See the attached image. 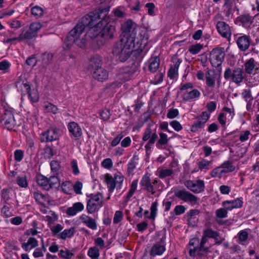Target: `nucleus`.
<instances>
[{
    "instance_id": "57",
    "label": "nucleus",
    "mask_w": 259,
    "mask_h": 259,
    "mask_svg": "<svg viewBox=\"0 0 259 259\" xmlns=\"http://www.w3.org/2000/svg\"><path fill=\"white\" fill-rule=\"evenodd\" d=\"M50 166L52 171L56 175H58L60 169V165L59 162L56 160H52L50 163Z\"/></svg>"
},
{
    "instance_id": "36",
    "label": "nucleus",
    "mask_w": 259,
    "mask_h": 259,
    "mask_svg": "<svg viewBox=\"0 0 259 259\" xmlns=\"http://www.w3.org/2000/svg\"><path fill=\"white\" fill-rule=\"evenodd\" d=\"M198 169L201 171H206L212 167V161H208L205 159H202L197 163Z\"/></svg>"
},
{
    "instance_id": "54",
    "label": "nucleus",
    "mask_w": 259,
    "mask_h": 259,
    "mask_svg": "<svg viewBox=\"0 0 259 259\" xmlns=\"http://www.w3.org/2000/svg\"><path fill=\"white\" fill-rule=\"evenodd\" d=\"M237 235L239 240V243L244 244L243 242H245L247 239L248 237V233L245 230H242L238 233Z\"/></svg>"
},
{
    "instance_id": "50",
    "label": "nucleus",
    "mask_w": 259,
    "mask_h": 259,
    "mask_svg": "<svg viewBox=\"0 0 259 259\" xmlns=\"http://www.w3.org/2000/svg\"><path fill=\"white\" fill-rule=\"evenodd\" d=\"M112 12L115 16L117 18H122L126 17V13L124 12L123 7H119L116 8L112 11Z\"/></svg>"
},
{
    "instance_id": "22",
    "label": "nucleus",
    "mask_w": 259,
    "mask_h": 259,
    "mask_svg": "<svg viewBox=\"0 0 259 259\" xmlns=\"http://www.w3.org/2000/svg\"><path fill=\"white\" fill-rule=\"evenodd\" d=\"M171 61L174 64L170 65V68L167 72V76L170 79L177 80V76L178 72V59L177 55H174L171 58Z\"/></svg>"
},
{
    "instance_id": "58",
    "label": "nucleus",
    "mask_w": 259,
    "mask_h": 259,
    "mask_svg": "<svg viewBox=\"0 0 259 259\" xmlns=\"http://www.w3.org/2000/svg\"><path fill=\"white\" fill-rule=\"evenodd\" d=\"M177 201L172 199H169L167 200H164L163 202V205L165 207L164 210L167 211L169 210L170 206L172 205L177 204Z\"/></svg>"
},
{
    "instance_id": "45",
    "label": "nucleus",
    "mask_w": 259,
    "mask_h": 259,
    "mask_svg": "<svg viewBox=\"0 0 259 259\" xmlns=\"http://www.w3.org/2000/svg\"><path fill=\"white\" fill-rule=\"evenodd\" d=\"M252 135L249 131H243L239 135V141L241 143L246 142L250 139V137H252Z\"/></svg>"
},
{
    "instance_id": "29",
    "label": "nucleus",
    "mask_w": 259,
    "mask_h": 259,
    "mask_svg": "<svg viewBox=\"0 0 259 259\" xmlns=\"http://www.w3.org/2000/svg\"><path fill=\"white\" fill-rule=\"evenodd\" d=\"M148 69L151 72H156L158 69L160 65V58L157 56H152L149 59Z\"/></svg>"
},
{
    "instance_id": "5",
    "label": "nucleus",
    "mask_w": 259,
    "mask_h": 259,
    "mask_svg": "<svg viewBox=\"0 0 259 259\" xmlns=\"http://www.w3.org/2000/svg\"><path fill=\"white\" fill-rule=\"evenodd\" d=\"M15 85L19 91H25L28 94L31 103H36L38 101L39 96L37 91L34 89L31 90L30 84L24 76H21L17 79Z\"/></svg>"
},
{
    "instance_id": "20",
    "label": "nucleus",
    "mask_w": 259,
    "mask_h": 259,
    "mask_svg": "<svg viewBox=\"0 0 259 259\" xmlns=\"http://www.w3.org/2000/svg\"><path fill=\"white\" fill-rule=\"evenodd\" d=\"M137 71V67L135 65L126 66L123 68L119 74V78L124 81L128 80L131 78Z\"/></svg>"
},
{
    "instance_id": "51",
    "label": "nucleus",
    "mask_w": 259,
    "mask_h": 259,
    "mask_svg": "<svg viewBox=\"0 0 259 259\" xmlns=\"http://www.w3.org/2000/svg\"><path fill=\"white\" fill-rule=\"evenodd\" d=\"M63 229V227L59 224L55 226H52L50 227L53 236L58 237V235L60 234L61 231Z\"/></svg>"
},
{
    "instance_id": "39",
    "label": "nucleus",
    "mask_w": 259,
    "mask_h": 259,
    "mask_svg": "<svg viewBox=\"0 0 259 259\" xmlns=\"http://www.w3.org/2000/svg\"><path fill=\"white\" fill-rule=\"evenodd\" d=\"M221 166L225 173L232 172L235 169V166L233 164L232 162L229 161L224 162L221 164Z\"/></svg>"
},
{
    "instance_id": "28",
    "label": "nucleus",
    "mask_w": 259,
    "mask_h": 259,
    "mask_svg": "<svg viewBox=\"0 0 259 259\" xmlns=\"http://www.w3.org/2000/svg\"><path fill=\"white\" fill-rule=\"evenodd\" d=\"M244 66L246 73L249 74L254 73L255 71L258 69V64L253 58L247 60Z\"/></svg>"
},
{
    "instance_id": "60",
    "label": "nucleus",
    "mask_w": 259,
    "mask_h": 259,
    "mask_svg": "<svg viewBox=\"0 0 259 259\" xmlns=\"http://www.w3.org/2000/svg\"><path fill=\"white\" fill-rule=\"evenodd\" d=\"M173 173L170 169H161L159 170V177L160 178H164L170 176Z\"/></svg>"
},
{
    "instance_id": "48",
    "label": "nucleus",
    "mask_w": 259,
    "mask_h": 259,
    "mask_svg": "<svg viewBox=\"0 0 259 259\" xmlns=\"http://www.w3.org/2000/svg\"><path fill=\"white\" fill-rule=\"evenodd\" d=\"M88 255L92 259H98L100 255L99 250L96 246L91 247L88 250Z\"/></svg>"
},
{
    "instance_id": "61",
    "label": "nucleus",
    "mask_w": 259,
    "mask_h": 259,
    "mask_svg": "<svg viewBox=\"0 0 259 259\" xmlns=\"http://www.w3.org/2000/svg\"><path fill=\"white\" fill-rule=\"evenodd\" d=\"M59 255L65 259H70L73 255V253L67 249L61 250L59 253Z\"/></svg>"
},
{
    "instance_id": "30",
    "label": "nucleus",
    "mask_w": 259,
    "mask_h": 259,
    "mask_svg": "<svg viewBox=\"0 0 259 259\" xmlns=\"http://www.w3.org/2000/svg\"><path fill=\"white\" fill-rule=\"evenodd\" d=\"M84 209L83 204L80 202L74 203L72 206L69 207L66 210V213L69 216H73L77 212L81 211Z\"/></svg>"
},
{
    "instance_id": "55",
    "label": "nucleus",
    "mask_w": 259,
    "mask_h": 259,
    "mask_svg": "<svg viewBox=\"0 0 259 259\" xmlns=\"http://www.w3.org/2000/svg\"><path fill=\"white\" fill-rule=\"evenodd\" d=\"M223 169L221 166H218L215 168H214L210 172V175L212 178H216L217 177H220L225 172H223Z\"/></svg>"
},
{
    "instance_id": "4",
    "label": "nucleus",
    "mask_w": 259,
    "mask_h": 259,
    "mask_svg": "<svg viewBox=\"0 0 259 259\" xmlns=\"http://www.w3.org/2000/svg\"><path fill=\"white\" fill-rule=\"evenodd\" d=\"M98 13L97 12L92 13V12H91L81 18V20L69 32L66 36L63 45L64 49H69L80 37L86 27H89L90 29L92 28L94 19L98 17Z\"/></svg>"
},
{
    "instance_id": "42",
    "label": "nucleus",
    "mask_w": 259,
    "mask_h": 259,
    "mask_svg": "<svg viewBox=\"0 0 259 259\" xmlns=\"http://www.w3.org/2000/svg\"><path fill=\"white\" fill-rule=\"evenodd\" d=\"M37 183L39 185L42 186L45 189L49 190V179L47 177L42 175L39 176L37 178Z\"/></svg>"
},
{
    "instance_id": "53",
    "label": "nucleus",
    "mask_w": 259,
    "mask_h": 259,
    "mask_svg": "<svg viewBox=\"0 0 259 259\" xmlns=\"http://www.w3.org/2000/svg\"><path fill=\"white\" fill-rule=\"evenodd\" d=\"M157 206H158V202L157 201H155L152 203L151 207H150L151 212H150V214L149 215L150 219H152V220L155 219L156 214H157Z\"/></svg>"
},
{
    "instance_id": "21",
    "label": "nucleus",
    "mask_w": 259,
    "mask_h": 259,
    "mask_svg": "<svg viewBox=\"0 0 259 259\" xmlns=\"http://www.w3.org/2000/svg\"><path fill=\"white\" fill-rule=\"evenodd\" d=\"M217 29L219 33L224 37L229 38L231 31L228 24L223 21H219L217 24Z\"/></svg>"
},
{
    "instance_id": "40",
    "label": "nucleus",
    "mask_w": 259,
    "mask_h": 259,
    "mask_svg": "<svg viewBox=\"0 0 259 259\" xmlns=\"http://www.w3.org/2000/svg\"><path fill=\"white\" fill-rule=\"evenodd\" d=\"M33 198L40 204L45 203L48 199L45 195L39 192H34L33 193Z\"/></svg>"
},
{
    "instance_id": "15",
    "label": "nucleus",
    "mask_w": 259,
    "mask_h": 259,
    "mask_svg": "<svg viewBox=\"0 0 259 259\" xmlns=\"http://www.w3.org/2000/svg\"><path fill=\"white\" fill-rule=\"evenodd\" d=\"M235 39L238 48L242 51L247 50L250 44V38L249 36L243 34H237L235 35Z\"/></svg>"
},
{
    "instance_id": "43",
    "label": "nucleus",
    "mask_w": 259,
    "mask_h": 259,
    "mask_svg": "<svg viewBox=\"0 0 259 259\" xmlns=\"http://www.w3.org/2000/svg\"><path fill=\"white\" fill-rule=\"evenodd\" d=\"M36 36L37 35L34 34V32L31 31L29 29L24 33L20 34L18 36V38L20 39V40H22L23 39H31L36 37Z\"/></svg>"
},
{
    "instance_id": "24",
    "label": "nucleus",
    "mask_w": 259,
    "mask_h": 259,
    "mask_svg": "<svg viewBox=\"0 0 259 259\" xmlns=\"http://www.w3.org/2000/svg\"><path fill=\"white\" fill-rule=\"evenodd\" d=\"M92 73L94 78L100 82L107 80L109 76L108 71L103 67L99 68Z\"/></svg>"
},
{
    "instance_id": "3",
    "label": "nucleus",
    "mask_w": 259,
    "mask_h": 259,
    "mask_svg": "<svg viewBox=\"0 0 259 259\" xmlns=\"http://www.w3.org/2000/svg\"><path fill=\"white\" fill-rule=\"evenodd\" d=\"M148 50V48L140 45L137 46L134 42L131 44L127 40L121 37L114 45L112 53L120 61L124 62L130 57L132 52L135 53L136 55H141L143 52L146 53Z\"/></svg>"
},
{
    "instance_id": "6",
    "label": "nucleus",
    "mask_w": 259,
    "mask_h": 259,
    "mask_svg": "<svg viewBox=\"0 0 259 259\" xmlns=\"http://www.w3.org/2000/svg\"><path fill=\"white\" fill-rule=\"evenodd\" d=\"M87 210L89 214L97 212L103 206V196L100 192L91 194L87 196Z\"/></svg>"
},
{
    "instance_id": "31",
    "label": "nucleus",
    "mask_w": 259,
    "mask_h": 259,
    "mask_svg": "<svg viewBox=\"0 0 259 259\" xmlns=\"http://www.w3.org/2000/svg\"><path fill=\"white\" fill-rule=\"evenodd\" d=\"M200 95L201 94L198 90L192 89L189 91H186V92H184L182 97L184 100L188 101L198 99Z\"/></svg>"
},
{
    "instance_id": "52",
    "label": "nucleus",
    "mask_w": 259,
    "mask_h": 259,
    "mask_svg": "<svg viewBox=\"0 0 259 259\" xmlns=\"http://www.w3.org/2000/svg\"><path fill=\"white\" fill-rule=\"evenodd\" d=\"M204 235L206 237L211 238H214L215 240H218L219 237V233L211 229H207L205 231Z\"/></svg>"
},
{
    "instance_id": "10",
    "label": "nucleus",
    "mask_w": 259,
    "mask_h": 259,
    "mask_svg": "<svg viewBox=\"0 0 259 259\" xmlns=\"http://www.w3.org/2000/svg\"><path fill=\"white\" fill-rule=\"evenodd\" d=\"M0 125L3 128L8 130H12L15 127L16 122L12 111L5 110L0 120Z\"/></svg>"
},
{
    "instance_id": "34",
    "label": "nucleus",
    "mask_w": 259,
    "mask_h": 259,
    "mask_svg": "<svg viewBox=\"0 0 259 259\" xmlns=\"http://www.w3.org/2000/svg\"><path fill=\"white\" fill-rule=\"evenodd\" d=\"M38 245V241L34 237H30L27 242L22 243V248L26 251L36 247Z\"/></svg>"
},
{
    "instance_id": "41",
    "label": "nucleus",
    "mask_w": 259,
    "mask_h": 259,
    "mask_svg": "<svg viewBox=\"0 0 259 259\" xmlns=\"http://www.w3.org/2000/svg\"><path fill=\"white\" fill-rule=\"evenodd\" d=\"M49 190L51 188H57L60 186V181L56 176H51L49 179Z\"/></svg>"
},
{
    "instance_id": "13",
    "label": "nucleus",
    "mask_w": 259,
    "mask_h": 259,
    "mask_svg": "<svg viewBox=\"0 0 259 259\" xmlns=\"http://www.w3.org/2000/svg\"><path fill=\"white\" fill-rule=\"evenodd\" d=\"M157 139L158 135L156 132L153 133L152 132V130L150 126L145 128L142 137V141L146 142L149 140L148 143L145 146V148L146 150H150Z\"/></svg>"
},
{
    "instance_id": "47",
    "label": "nucleus",
    "mask_w": 259,
    "mask_h": 259,
    "mask_svg": "<svg viewBox=\"0 0 259 259\" xmlns=\"http://www.w3.org/2000/svg\"><path fill=\"white\" fill-rule=\"evenodd\" d=\"M203 45L200 44L192 45L189 47V51L192 55H196L199 53L203 49Z\"/></svg>"
},
{
    "instance_id": "12",
    "label": "nucleus",
    "mask_w": 259,
    "mask_h": 259,
    "mask_svg": "<svg viewBox=\"0 0 259 259\" xmlns=\"http://www.w3.org/2000/svg\"><path fill=\"white\" fill-rule=\"evenodd\" d=\"M210 117V114L206 111L202 112L190 127L193 133H199L204 128L205 123Z\"/></svg>"
},
{
    "instance_id": "33",
    "label": "nucleus",
    "mask_w": 259,
    "mask_h": 259,
    "mask_svg": "<svg viewBox=\"0 0 259 259\" xmlns=\"http://www.w3.org/2000/svg\"><path fill=\"white\" fill-rule=\"evenodd\" d=\"M54 55L51 52H45L41 55L40 61L42 67L46 68L52 62Z\"/></svg>"
},
{
    "instance_id": "59",
    "label": "nucleus",
    "mask_w": 259,
    "mask_h": 259,
    "mask_svg": "<svg viewBox=\"0 0 259 259\" xmlns=\"http://www.w3.org/2000/svg\"><path fill=\"white\" fill-rule=\"evenodd\" d=\"M206 83L208 87H212L215 84L214 77L210 76L209 71L206 74Z\"/></svg>"
},
{
    "instance_id": "27",
    "label": "nucleus",
    "mask_w": 259,
    "mask_h": 259,
    "mask_svg": "<svg viewBox=\"0 0 259 259\" xmlns=\"http://www.w3.org/2000/svg\"><path fill=\"white\" fill-rule=\"evenodd\" d=\"M228 210L225 208H220L216 210L215 212V222L220 225H224L226 223V221L223 220V219L228 217Z\"/></svg>"
},
{
    "instance_id": "11",
    "label": "nucleus",
    "mask_w": 259,
    "mask_h": 259,
    "mask_svg": "<svg viewBox=\"0 0 259 259\" xmlns=\"http://www.w3.org/2000/svg\"><path fill=\"white\" fill-rule=\"evenodd\" d=\"M225 56L224 48L218 47L214 48L210 53L209 61L214 67H218L223 62Z\"/></svg>"
},
{
    "instance_id": "14",
    "label": "nucleus",
    "mask_w": 259,
    "mask_h": 259,
    "mask_svg": "<svg viewBox=\"0 0 259 259\" xmlns=\"http://www.w3.org/2000/svg\"><path fill=\"white\" fill-rule=\"evenodd\" d=\"M184 185L191 191L194 193L203 192L205 189L204 181L202 180H187L184 182Z\"/></svg>"
},
{
    "instance_id": "26",
    "label": "nucleus",
    "mask_w": 259,
    "mask_h": 259,
    "mask_svg": "<svg viewBox=\"0 0 259 259\" xmlns=\"http://www.w3.org/2000/svg\"><path fill=\"white\" fill-rule=\"evenodd\" d=\"M140 185L143 187V189L146 190L147 192L151 193L152 194L155 193V191L153 186L149 177L147 175H145L143 176L140 182Z\"/></svg>"
},
{
    "instance_id": "32",
    "label": "nucleus",
    "mask_w": 259,
    "mask_h": 259,
    "mask_svg": "<svg viewBox=\"0 0 259 259\" xmlns=\"http://www.w3.org/2000/svg\"><path fill=\"white\" fill-rule=\"evenodd\" d=\"M243 27L245 28L250 27L253 22V18L249 14H243L237 18Z\"/></svg>"
},
{
    "instance_id": "38",
    "label": "nucleus",
    "mask_w": 259,
    "mask_h": 259,
    "mask_svg": "<svg viewBox=\"0 0 259 259\" xmlns=\"http://www.w3.org/2000/svg\"><path fill=\"white\" fill-rule=\"evenodd\" d=\"M31 13L36 19H38L43 16L44 11L41 7L35 6L31 8Z\"/></svg>"
},
{
    "instance_id": "2",
    "label": "nucleus",
    "mask_w": 259,
    "mask_h": 259,
    "mask_svg": "<svg viewBox=\"0 0 259 259\" xmlns=\"http://www.w3.org/2000/svg\"><path fill=\"white\" fill-rule=\"evenodd\" d=\"M123 36L121 37L131 42L146 48L149 39L148 32L145 29L139 30L137 24L131 20H128L121 25Z\"/></svg>"
},
{
    "instance_id": "44",
    "label": "nucleus",
    "mask_w": 259,
    "mask_h": 259,
    "mask_svg": "<svg viewBox=\"0 0 259 259\" xmlns=\"http://www.w3.org/2000/svg\"><path fill=\"white\" fill-rule=\"evenodd\" d=\"M138 186V180H134L131 185L130 189L126 196V200L128 201L135 192Z\"/></svg>"
},
{
    "instance_id": "63",
    "label": "nucleus",
    "mask_w": 259,
    "mask_h": 259,
    "mask_svg": "<svg viewBox=\"0 0 259 259\" xmlns=\"http://www.w3.org/2000/svg\"><path fill=\"white\" fill-rule=\"evenodd\" d=\"M123 219V213L121 211H116L114 214L113 218V223L114 224H118Z\"/></svg>"
},
{
    "instance_id": "37",
    "label": "nucleus",
    "mask_w": 259,
    "mask_h": 259,
    "mask_svg": "<svg viewBox=\"0 0 259 259\" xmlns=\"http://www.w3.org/2000/svg\"><path fill=\"white\" fill-rule=\"evenodd\" d=\"M159 139L157 141L156 146L158 149H163L165 145H166L168 142V139L167 136L163 133H159Z\"/></svg>"
},
{
    "instance_id": "46",
    "label": "nucleus",
    "mask_w": 259,
    "mask_h": 259,
    "mask_svg": "<svg viewBox=\"0 0 259 259\" xmlns=\"http://www.w3.org/2000/svg\"><path fill=\"white\" fill-rule=\"evenodd\" d=\"M44 108L46 112L52 113L53 114H56L58 111V107L50 102L45 103Z\"/></svg>"
},
{
    "instance_id": "18",
    "label": "nucleus",
    "mask_w": 259,
    "mask_h": 259,
    "mask_svg": "<svg viewBox=\"0 0 259 259\" xmlns=\"http://www.w3.org/2000/svg\"><path fill=\"white\" fill-rule=\"evenodd\" d=\"M160 243L157 242L151 248L150 251V255L151 256H155L156 255H161L165 250V237L163 236L161 238Z\"/></svg>"
},
{
    "instance_id": "56",
    "label": "nucleus",
    "mask_w": 259,
    "mask_h": 259,
    "mask_svg": "<svg viewBox=\"0 0 259 259\" xmlns=\"http://www.w3.org/2000/svg\"><path fill=\"white\" fill-rule=\"evenodd\" d=\"M42 25L39 22H33L30 24L29 29L37 35V31L41 28Z\"/></svg>"
},
{
    "instance_id": "9",
    "label": "nucleus",
    "mask_w": 259,
    "mask_h": 259,
    "mask_svg": "<svg viewBox=\"0 0 259 259\" xmlns=\"http://www.w3.org/2000/svg\"><path fill=\"white\" fill-rule=\"evenodd\" d=\"M59 129L53 126L39 134V139L41 143L51 142L58 140L60 136Z\"/></svg>"
},
{
    "instance_id": "7",
    "label": "nucleus",
    "mask_w": 259,
    "mask_h": 259,
    "mask_svg": "<svg viewBox=\"0 0 259 259\" xmlns=\"http://www.w3.org/2000/svg\"><path fill=\"white\" fill-rule=\"evenodd\" d=\"M244 71L241 68L236 67L233 70L227 68L225 71L224 77L227 80H231L232 82L240 84L244 79Z\"/></svg>"
},
{
    "instance_id": "19",
    "label": "nucleus",
    "mask_w": 259,
    "mask_h": 259,
    "mask_svg": "<svg viewBox=\"0 0 259 259\" xmlns=\"http://www.w3.org/2000/svg\"><path fill=\"white\" fill-rule=\"evenodd\" d=\"M243 201L242 197L237 198L234 200H226L222 202V206L228 210L234 208H241L243 205Z\"/></svg>"
},
{
    "instance_id": "49",
    "label": "nucleus",
    "mask_w": 259,
    "mask_h": 259,
    "mask_svg": "<svg viewBox=\"0 0 259 259\" xmlns=\"http://www.w3.org/2000/svg\"><path fill=\"white\" fill-rule=\"evenodd\" d=\"M16 181L17 184L20 187L26 188L28 187V184L26 176H18Z\"/></svg>"
},
{
    "instance_id": "16",
    "label": "nucleus",
    "mask_w": 259,
    "mask_h": 259,
    "mask_svg": "<svg viewBox=\"0 0 259 259\" xmlns=\"http://www.w3.org/2000/svg\"><path fill=\"white\" fill-rule=\"evenodd\" d=\"M67 128L71 138H74L75 140L80 139L82 135V131L79 124L74 121H72L68 123Z\"/></svg>"
},
{
    "instance_id": "62",
    "label": "nucleus",
    "mask_w": 259,
    "mask_h": 259,
    "mask_svg": "<svg viewBox=\"0 0 259 259\" xmlns=\"http://www.w3.org/2000/svg\"><path fill=\"white\" fill-rule=\"evenodd\" d=\"M242 96L246 102H249L253 100L250 90H244L242 93Z\"/></svg>"
},
{
    "instance_id": "23",
    "label": "nucleus",
    "mask_w": 259,
    "mask_h": 259,
    "mask_svg": "<svg viewBox=\"0 0 259 259\" xmlns=\"http://www.w3.org/2000/svg\"><path fill=\"white\" fill-rule=\"evenodd\" d=\"M102 65L101 58L98 55H94L90 59L88 69L92 73L99 68H102Z\"/></svg>"
},
{
    "instance_id": "25",
    "label": "nucleus",
    "mask_w": 259,
    "mask_h": 259,
    "mask_svg": "<svg viewBox=\"0 0 259 259\" xmlns=\"http://www.w3.org/2000/svg\"><path fill=\"white\" fill-rule=\"evenodd\" d=\"M80 220L90 229L93 230H95L97 229V224L95 219L92 218L87 214H82L80 217Z\"/></svg>"
},
{
    "instance_id": "1",
    "label": "nucleus",
    "mask_w": 259,
    "mask_h": 259,
    "mask_svg": "<svg viewBox=\"0 0 259 259\" xmlns=\"http://www.w3.org/2000/svg\"><path fill=\"white\" fill-rule=\"evenodd\" d=\"M99 5L92 13H98V17L94 19L93 26L88 30L87 35L92 39L100 35L105 39L113 38L115 27L110 23V18L108 15L110 9L109 0H95Z\"/></svg>"
},
{
    "instance_id": "35",
    "label": "nucleus",
    "mask_w": 259,
    "mask_h": 259,
    "mask_svg": "<svg viewBox=\"0 0 259 259\" xmlns=\"http://www.w3.org/2000/svg\"><path fill=\"white\" fill-rule=\"evenodd\" d=\"M75 233V228L74 227L64 230L58 235V238L65 240L66 238H72Z\"/></svg>"
},
{
    "instance_id": "64",
    "label": "nucleus",
    "mask_w": 259,
    "mask_h": 259,
    "mask_svg": "<svg viewBox=\"0 0 259 259\" xmlns=\"http://www.w3.org/2000/svg\"><path fill=\"white\" fill-rule=\"evenodd\" d=\"M1 196L4 201L7 202L10 199V190L7 188L3 189L1 191Z\"/></svg>"
},
{
    "instance_id": "8",
    "label": "nucleus",
    "mask_w": 259,
    "mask_h": 259,
    "mask_svg": "<svg viewBox=\"0 0 259 259\" xmlns=\"http://www.w3.org/2000/svg\"><path fill=\"white\" fill-rule=\"evenodd\" d=\"M123 181V176L119 173L114 174V177L109 174L105 175V182L110 193L113 191L116 186L117 189H120Z\"/></svg>"
},
{
    "instance_id": "17",
    "label": "nucleus",
    "mask_w": 259,
    "mask_h": 259,
    "mask_svg": "<svg viewBox=\"0 0 259 259\" xmlns=\"http://www.w3.org/2000/svg\"><path fill=\"white\" fill-rule=\"evenodd\" d=\"M179 199L192 205L197 204L199 200L197 197L186 190H179Z\"/></svg>"
}]
</instances>
